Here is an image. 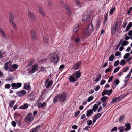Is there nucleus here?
I'll use <instances>...</instances> for the list:
<instances>
[{
    "mask_svg": "<svg viewBox=\"0 0 132 132\" xmlns=\"http://www.w3.org/2000/svg\"><path fill=\"white\" fill-rule=\"evenodd\" d=\"M120 29V25L118 21L115 22L113 24V26L111 29V33L113 34L116 33L117 31H118Z\"/></svg>",
    "mask_w": 132,
    "mask_h": 132,
    "instance_id": "f257e3e1",
    "label": "nucleus"
},
{
    "mask_svg": "<svg viewBox=\"0 0 132 132\" xmlns=\"http://www.w3.org/2000/svg\"><path fill=\"white\" fill-rule=\"evenodd\" d=\"M50 59L51 61L55 63H57L59 60L57 54L55 53H53L52 54V56L50 58Z\"/></svg>",
    "mask_w": 132,
    "mask_h": 132,
    "instance_id": "f03ea898",
    "label": "nucleus"
},
{
    "mask_svg": "<svg viewBox=\"0 0 132 132\" xmlns=\"http://www.w3.org/2000/svg\"><path fill=\"white\" fill-rule=\"evenodd\" d=\"M59 98L61 102H64L66 99L67 95L66 94L63 92L61 94H58Z\"/></svg>",
    "mask_w": 132,
    "mask_h": 132,
    "instance_id": "7ed1b4c3",
    "label": "nucleus"
},
{
    "mask_svg": "<svg viewBox=\"0 0 132 132\" xmlns=\"http://www.w3.org/2000/svg\"><path fill=\"white\" fill-rule=\"evenodd\" d=\"M25 119L26 122H30L33 120L34 117L31 114L29 113L26 115Z\"/></svg>",
    "mask_w": 132,
    "mask_h": 132,
    "instance_id": "20e7f679",
    "label": "nucleus"
},
{
    "mask_svg": "<svg viewBox=\"0 0 132 132\" xmlns=\"http://www.w3.org/2000/svg\"><path fill=\"white\" fill-rule=\"evenodd\" d=\"M22 86V83L21 82H18L16 84L13 83L11 84V86L14 89H18L20 87Z\"/></svg>",
    "mask_w": 132,
    "mask_h": 132,
    "instance_id": "39448f33",
    "label": "nucleus"
},
{
    "mask_svg": "<svg viewBox=\"0 0 132 132\" xmlns=\"http://www.w3.org/2000/svg\"><path fill=\"white\" fill-rule=\"evenodd\" d=\"M81 63L80 61L76 63L74 65L73 68L74 70H77L80 68Z\"/></svg>",
    "mask_w": 132,
    "mask_h": 132,
    "instance_id": "423d86ee",
    "label": "nucleus"
},
{
    "mask_svg": "<svg viewBox=\"0 0 132 132\" xmlns=\"http://www.w3.org/2000/svg\"><path fill=\"white\" fill-rule=\"evenodd\" d=\"M49 79H47L45 82V85L47 88L51 87L53 84V82L52 81H49Z\"/></svg>",
    "mask_w": 132,
    "mask_h": 132,
    "instance_id": "0eeeda50",
    "label": "nucleus"
},
{
    "mask_svg": "<svg viewBox=\"0 0 132 132\" xmlns=\"http://www.w3.org/2000/svg\"><path fill=\"white\" fill-rule=\"evenodd\" d=\"M11 64V61H9L8 62L6 63L4 66V68L6 71H7L9 69V67Z\"/></svg>",
    "mask_w": 132,
    "mask_h": 132,
    "instance_id": "6e6552de",
    "label": "nucleus"
},
{
    "mask_svg": "<svg viewBox=\"0 0 132 132\" xmlns=\"http://www.w3.org/2000/svg\"><path fill=\"white\" fill-rule=\"evenodd\" d=\"M18 65L17 64H14L11 66L9 71L10 72L14 71L18 68Z\"/></svg>",
    "mask_w": 132,
    "mask_h": 132,
    "instance_id": "1a4fd4ad",
    "label": "nucleus"
},
{
    "mask_svg": "<svg viewBox=\"0 0 132 132\" xmlns=\"http://www.w3.org/2000/svg\"><path fill=\"white\" fill-rule=\"evenodd\" d=\"M26 93V92L24 90L19 91L17 92V95L20 97H22L25 95Z\"/></svg>",
    "mask_w": 132,
    "mask_h": 132,
    "instance_id": "9d476101",
    "label": "nucleus"
},
{
    "mask_svg": "<svg viewBox=\"0 0 132 132\" xmlns=\"http://www.w3.org/2000/svg\"><path fill=\"white\" fill-rule=\"evenodd\" d=\"M101 78V75L100 73L94 77V81L96 82H98L100 80Z\"/></svg>",
    "mask_w": 132,
    "mask_h": 132,
    "instance_id": "9b49d317",
    "label": "nucleus"
},
{
    "mask_svg": "<svg viewBox=\"0 0 132 132\" xmlns=\"http://www.w3.org/2000/svg\"><path fill=\"white\" fill-rule=\"evenodd\" d=\"M38 65L37 64L33 65L31 68V72L32 73L35 72L37 70Z\"/></svg>",
    "mask_w": 132,
    "mask_h": 132,
    "instance_id": "f8f14e48",
    "label": "nucleus"
},
{
    "mask_svg": "<svg viewBox=\"0 0 132 132\" xmlns=\"http://www.w3.org/2000/svg\"><path fill=\"white\" fill-rule=\"evenodd\" d=\"M24 89L27 90H30L31 89V87L30 86V84L27 83L24 84Z\"/></svg>",
    "mask_w": 132,
    "mask_h": 132,
    "instance_id": "ddd939ff",
    "label": "nucleus"
},
{
    "mask_svg": "<svg viewBox=\"0 0 132 132\" xmlns=\"http://www.w3.org/2000/svg\"><path fill=\"white\" fill-rule=\"evenodd\" d=\"M32 38V39L34 40H36L37 39V37L36 33L34 30H32L31 31Z\"/></svg>",
    "mask_w": 132,
    "mask_h": 132,
    "instance_id": "4468645a",
    "label": "nucleus"
},
{
    "mask_svg": "<svg viewBox=\"0 0 132 132\" xmlns=\"http://www.w3.org/2000/svg\"><path fill=\"white\" fill-rule=\"evenodd\" d=\"M93 111L92 109H90L88 110L87 111V113L86 114V116L88 117L91 116L93 114Z\"/></svg>",
    "mask_w": 132,
    "mask_h": 132,
    "instance_id": "2eb2a0df",
    "label": "nucleus"
},
{
    "mask_svg": "<svg viewBox=\"0 0 132 132\" xmlns=\"http://www.w3.org/2000/svg\"><path fill=\"white\" fill-rule=\"evenodd\" d=\"M89 31L92 33L93 31L94 28L92 24H90L87 29Z\"/></svg>",
    "mask_w": 132,
    "mask_h": 132,
    "instance_id": "dca6fc26",
    "label": "nucleus"
},
{
    "mask_svg": "<svg viewBox=\"0 0 132 132\" xmlns=\"http://www.w3.org/2000/svg\"><path fill=\"white\" fill-rule=\"evenodd\" d=\"M14 16L13 13H11L10 14L9 22L10 23L13 22Z\"/></svg>",
    "mask_w": 132,
    "mask_h": 132,
    "instance_id": "f3484780",
    "label": "nucleus"
},
{
    "mask_svg": "<svg viewBox=\"0 0 132 132\" xmlns=\"http://www.w3.org/2000/svg\"><path fill=\"white\" fill-rule=\"evenodd\" d=\"M90 16V14H89L84 15L83 18V20L84 21L88 20L89 19Z\"/></svg>",
    "mask_w": 132,
    "mask_h": 132,
    "instance_id": "a211bd4d",
    "label": "nucleus"
},
{
    "mask_svg": "<svg viewBox=\"0 0 132 132\" xmlns=\"http://www.w3.org/2000/svg\"><path fill=\"white\" fill-rule=\"evenodd\" d=\"M75 76L77 78H79L81 75V73L79 71H76L75 73ZM74 74H73V75Z\"/></svg>",
    "mask_w": 132,
    "mask_h": 132,
    "instance_id": "6ab92c4d",
    "label": "nucleus"
},
{
    "mask_svg": "<svg viewBox=\"0 0 132 132\" xmlns=\"http://www.w3.org/2000/svg\"><path fill=\"white\" fill-rule=\"evenodd\" d=\"M66 9L68 14L70 15H71L72 13L71 11L70 7L68 6H67L66 7Z\"/></svg>",
    "mask_w": 132,
    "mask_h": 132,
    "instance_id": "aec40b11",
    "label": "nucleus"
},
{
    "mask_svg": "<svg viewBox=\"0 0 132 132\" xmlns=\"http://www.w3.org/2000/svg\"><path fill=\"white\" fill-rule=\"evenodd\" d=\"M120 100V98L119 97H114L112 99L111 101L113 103H114L119 101Z\"/></svg>",
    "mask_w": 132,
    "mask_h": 132,
    "instance_id": "412c9836",
    "label": "nucleus"
},
{
    "mask_svg": "<svg viewBox=\"0 0 132 132\" xmlns=\"http://www.w3.org/2000/svg\"><path fill=\"white\" fill-rule=\"evenodd\" d=\"M28 97L29 100H33L34 99V95L32 93L29 94Z\"/></svg>",
    "mask_w": 132,
    "mask_h": 132,
    "instance_id": "4be33fe9",
    "label": "nucleus"
},
{
    "mask_svg": "<svg viewBox=\"0 0 132 132\" xmlns=\"http://www.w3.org/2000/svg\"><path fill=\"white\" fill-rule=\"evenodd\" d=\"M28 15L32 20H34L35 19V16L30 11H29L28 12Z\"/></svg>",
    "mask_w": 132,
    "mask_h": 132,
    "instance_id": "5701e85b",
    "label": "nucleus"
},
{
    "mask_svg": "<svg viewBox=\"0 0 132 132\" xmlns=\"http://www.w3.org/2000/svg\"><path fill=\"white\" fill-rule=\"evenodd\" d=\"M125 126L126 127V128L125 129V130L126 131H127L131 128L130 125L129 123H127L126 124Z\"/></svg>",
    "mask_w": 132,
    "mask_h": 132,
    "instance_id": "b1692460",
    "label": "nucleus"
},
{
    "mask_svg": "<svg viewBox=\"0 0 132 132\" xmlns=\"http://www.w3.org/2000/svg\"><path fill=\"white\" fill-rule=\"evenodd\" d=\"M0 32L1 35L2 37L5 38H7V36L6 34L5 33L4 31H3L2 28H0Z\"/></svg>",
    "mask_w": 132,
    "mask_h": 132,
    "instance_id": "393cba45",
    "label": "nucleus"
},
{
    "mask_svg": "<svg viewBox=\"0 0 132 132\" xmlns=\"http://www.w3.org/2000/svg\"><path fill=\"white\" fill-rule=\"evenodd\" d=\"M46 105V103L45 102H43L42 103H38V108H42L45 106Z\"/></svg>",
    "mask_w": 132,
    "mask_h": 132,
    "instance_id": "a878e982",
    "label": "nucleus"
},
{
    "mask_svg": "<svg viewBox=\"0 0 132 132\" xmlns=\"http://www.w3.org/2000/svg\"><path fill=\"white\" fill-rule=\"evenodd\" d=\"M132 26V22H130L128 24L126 29V31H128Z\"/></svg>",
    "mask_w": 132,
    "mask_h": 132,
    "instance_id": "bb28decb",
    "label": "nucleus"
},
{
    "mask_svg": "<svg viewBox=\"0 0 132 132\" xmlns=\"http://www.w3.org/2000/svg\"><path fill=\"white\" fill-rule=\"evenodd\" d=\"M69 80L71 82H74L77 81L75 78L72 76H71L69 77Z\"/></svg>",
    "mask_w": 132,
    "mask_h": 132,
    "instance_id": "cd10ccee",
    "label": "nucleus"
},
{
    "mask_svg": "<svg viewBox=\"0 0 132 132\" xmlns=\"http://www.w3.org/2000/svg\"><path fill=\"white\" fill-rule=\"evenodd\" d=\"M91 33L89 32L87 29H85L84 32V35L87 36L89 35Z\"/></svg>",
    "mask_w": 132,
    "mask_h": 132,
    "instance_id": "c85d7f7f",
    "label": "nucleus"
},
{
    "mask_svg": "<svg viewBox=\"0 0 132 132\" xmlns=\"http://www.w3.org/2000/svg\"><path fill=\"white\" fill-rule=\"evenodd\" d=\"M28 106L27 104H25L24 105L20 106V109H25L28 108Z\"/></svg>",
    "mask_w": 132,
    "mask_h": 132,
    "instance_id": "c756f323",
    "label": "nucleus"
},
{
    "mask_svg": "<svg viewBox=\"0 0 132 132\" xmlns=\"http://www.w3.org/2000/svg\"><path fill=\"white\" fill-rule=\"evenodd\" d=\"M98 106L97 105V104H95L93 106V108L92 109L93 111H94V112H95L97 109L98 108Z\"/></svg>",
    "mask_w": 132,
    "mask_h": 132,
    "instance_id": "7c9ffc66",
    "label": "nucleus"
},
{
    "mask_svg": "<svg viewBox=\"0 0 132 132\" xmlns=\"http://www.w3.org/2000/svg\"><path fill=\"white\" fill-rule=\"evenodd\" d=\"M130 76L128 74L126 77H125V79L124 80V82L125 83H127L128 81Z\"/></svg>",
    "mask_w": 132,
    "mask_h": 132,
    "instance_id": "2f4dec72",
    "label": "nucleus"
},
{
    "mask_svg": "<svg viewBox=\"0 0 132 132\" xmlns=\"http://www.w3.org/2000/svg\"><path fill=\"white\" fill-rule=\"evenodd\" d=\"M59 98V96L58 95H57L53 99V102L54 103H56L58 99Z\"/></svg>",
    "mask_w": 132,
    "mask_h": 132,
    "instance_id": "473e14b6",
    "label": "nucleus"
},
{
    "mask_svg": "<svg viewBox=\"0 0 132 132\" xmlns=\"http://www.w3.org/2000/svg\"><path fill=\"white\" fill-rule=\"evenodd\" d=\"M108 98V97L103 96L101 98L100 100L103 102H106L105 101Z\"/></svg>",
    "mask_w": 132,
    "mask_h": 132,
    "instance_id": "72a5a7b5",
    "label": "nucleus"
},
{
    "mask_svg": "<svg viewBox=\"0 0 132 132\" xmlns=\"http://www.w3.org/2000/svg\"><path fill=\"white\" fill-rule=\"evenodd\" d=\"M114 59V54L110 55L109 58V61H112Z\"/></svg>",
    "mask_w": 132,
    "mask_h": 132,
    "instance_id": "f704fd0d",
    "label": "nucleus"
},
{
    "mask_svg": "<svg viewBox=\"0 0 132 132\" xmlns=\"http://www.w3.org/2000/svg\"><path fill=\"white\" fill-rule=\"evenodd\" d=\"M14 102L15 101L14 100H11L10 102L9 106L10 108H12L13 106Z\"/></svg>",
    "mask_w": 132,
    "mask_h": 132,
    "instance_id": "c9c22d12",
    "label": "nucleus"
},
{
    "mask_svg": "<svg viewBox=\"0 0 132 132\" xmlns=\"http://www.w3.org/2000/svg\"><path fill=\"white\" fill-rule=\"evenodd\" d=\"M13 26V29L16 30L17 29V27L16 24L13 22L10 23Z\"/></svg>",
    "mask_w": 132,
    "mask_h": 132,
    "instance_id": "e433bc0d",
    "label": "nucleus"
},
{
    "mask_svg": "<svg viewBox=\"0 0 132 132\" xmlns=\"http://www.w3.org/2000/svg\"><path fill=\"white\" fill-rule=\"evenodd\" d=\"M116 10V7H114L112 8L110 10L109 13L110 15H112L113 14L114 12Z\"/></svg>",
    "mask_w": 132,
    "mask_h": 132,
    "instance_id": "4c0bfd02",
    "label": "nucleus"
},
{
    "mask_svg": "<svg viewBox=\"0 0 132 132\" xmlns=\"http://www.w3.org/2000/svg\"><path fill=\"white\" fill-rule=\"evenodd\" d=\"M122 43L121 44V45L122 46H125L127 45L129 43L128 41L124 40L122 41Z\"/></svg>",
    "mask_w": 132,
    "mask_h": 132,
    "instance_id": "58836bf2",
    "label": "nucleus"
},
{
    "mask_svg": "<svg viewBox=\"0 0 132 132\" xmlns=\"http://www.w3.org/2000/svg\"><path fill=\"white\" fill-rule=\"evenodd\" d=\"M126 63V62L125 60H122L120 61V65L122 66H123Z\"/></svg>",
    "mask_w": 132,
    "mask_h": 132,
    "instance_id": "ea45409f",
    "label": "nucleus"
},
{
    "mask_svg": "<svg viewBox=\"0 0 132 132\" xmlns=\"http://www.w3.org/2000/svg\"><path fill=\"white\" fill-rule=\"evenodd\" d=\"M124 126H121L118 128V129L119 130V132H123L124 129Z\"/></svg>",
    "mask_w": 132,
    "mask_h": 132,
    "instance_id": "a19ab883",
    "label": "nucleus"
},
{
    "mask_svg": "<svg viewBox=\"0 0 132 132\" xmlns=\"http://www.w3.org/2000/svg\"><path fill=\"white\" fill-rule=\"evenodd\" d=\"M122 39H121L119 43H118V44L116 46V47L115 48L116 50H117L118 49V48L120 46L121 44L122 43Z\"/></svg>",
    "mask_w": 132,
    "mask_h": 132,
    "instance_id": "79ce46f5",
    "label": "nucleus"
},
{
    "mask_svg": "<svg viewBox=\"0 0 132 132\" xmlns=\"http://www.w3.org/2000/svg\"><path fill=\"white\" fill-rule=\"evenodd\" d=\"M42 127V125H39L37 126L36 127V128H34L36 129V131H38L40 130L41 127Z\"/></svg>",
    "mask_w": 132,
    "mask_h": 132,
    "instance_id": "37998d69",
    "label": "nucleus"
},
{
    "mask_svg": "<svg viewBox=\"0 0 132 132\" xmlns=\"http://www.w3.org/2000/svg\"><path fill=\"white\" fill-rule=\"evenodd\" d=\"M130 54L129 53L126 54L124 56L123 58L124 59H126L129 57Z\"/></svg>",
    "mask_w": 132,
    "mask_h": 132,
    "instance_id": "c03bdc74",
    "label": "nucleus"
},
{
    "mask_svg": "<svg viewBox=\"0 0 132 132\" xmlns=\"http://www.w3.org/2000/svg\"><path fill=\"white\" fill-rule=\"evenodd\" d=\"M79 28L78 25H77L75 26V27L73 30V31L74 32H76L78 29Z\"/></svg>",
    "mask_w": 132,
    "mask_h": 132,
    "instance_id": "a18cd8bd",
    "label": "nucleus"
},
{
    "mask_svg": "<svg viewBox=\"0 0 132 132\" xmlns=\"http://www.w3.org/2000/svg\"><path fill=\"white\" fill-rule=\"evenodd\" d=\"M124 118V116L123 115L121 116L119 118V121L121 122L123 120Z\"/></svg>",
    "mask_w": 132,
    "mask_h": 132,
    "instance_id": "49530a36",
    "label": "nucleus"
},
{
    "mask_svg": "<svg viewBox=\"0 0 132 132\" xmlns=\"http://www.w3.org/2000/svg\"><path fill=\"white\" fill-rule=\"evenodd\" d=\"M76 2L78 6H80L81 5V4L79 0H76Z\"/></svg>",
    "mask_w": 132,
    "mask_h": 132,
    "instance_id": "de8ad7c7",
    "label": "nucleus"
},
{
    "mask_svg": "<svg viewBox=\"0 0 132 132\" xmlns=\"http://www.w3.org/2000/svg\"><path fill=\"white\" fill-rule=\"evenodd\" d=\"M101 116V114L100 113H99L97 114L95 116H94V117H95L97 119L99 118Z\"/></svg>",
    "mask_w": 132,
    "mask_h": 132,
    "instance_id": "09e8293b",
    "label": "nucleus"
},
{
    "mask_svg": "<svg viewBox=\"0 0 132 132\" xmlns=\"http://www.w3.org/2000/svg\"><path fill=\"white\" fill-rule=\"evenodd\" d=\"M107 90H104L102 92V95L103 96H104L106 94H107Z\"/></svg>",
    "mask_w": 132,
    "mask_h": 132,
    "instance_id": "8fccbe9b",
    "label": "nucleus"
},
{
    "mask_svg": "<svg viewBox=\"0 0 132 132\" xmlns=\"http://www.w3.org/2000/svg\"><path fill=\"white\" fill-rule=\"evenodd\" d=\"M94 98V97L90 96L89 97L87 100V101L88 102H90Z\"/></svg>",
    "mask_w": 132,
    "mask_h": 132,
    "instance_id": "3c124183",
    "label": "nucleus"
},
{
    "mask_svg": "<svg viewBox=\"0 0 132 132\" xmlns=\"http://www.w3.org/2000/svg\"><path fill=\"white\" fill-rule=\"evenodd\" d=\"M112 89H111L110 90H109V91H108L107 90V95H108L109 96L111 95V94L112 92Z\"/></svg>",
    "mask_w": 132,
    "mask_h": 132,
    "instance_id": "603ef678",
    "label": "nucleus"
},
{
    "mask_svg": "<svg viewBox=\"0 0 132 132\" xmlns=\"http://www.w3.org/2000/svg\"><path fill=\"white\" fill-rule=\"evenodd\" d=\"M119 64V60L116 61L114 63V66L115 67L118 66Z\"/></svg>",
    "mask_w": 132,
    "mask_h": 132,
    "instance_id": "864d4df0",
    "label": "nucleus"
},
{
    "mask_svg": "<svg viewBox=\"0 0 132 132\" xmlns=\"http://www.w3.org/2000/svg\"><path fill=\"white\" fill-rule=\"evenodd\" d=\"M115 55L116 56H119L120 57V56L121 55V53L119 51H117L115 54Z\"/></svg>",
    "mask_w": 132,
    "mask_h": 132,
    "instance_id": "5fc2aeb1",
    "label": "nucleus"
},
{
    "mask_svg": "<svg viewBox=\"0 0 132 132\" xmlns=\"http://www.w3.org/2000/svg\"><path fill=\"white\" fill-rule=\"evenodd\" d=\"M39 12L43 16H45V14L44 13L43 11L42 10L40 9L39 10Z\"/></svg>",
    "mask_w": 132,
    "mask_h": 132,
    "instance_id": "6e6d98bb",
    "label": "nucleus"
},
{
    "mask_svg": "<svg viewBox=\"0 0 132 132\" xmlns=\"http://www.w3.org/2000/svg\"><path fill=\"white\" fill-rule=\"evenodd\" d=\"M11 87V85L9 84H7L5 85V88L9 89Z\"/></svg>",
    "mask_w": 132,
    "mask_h": 132,
    "instance_id": "4d7b16f0",
    "label": "nucleus"
},
{
    "mask_svg": "<svg viewBox=\"0 0 132 132\" xmlns=\"http://www.w3.org/2000/svg\"><path fill=\"white\" fill-rule=\"evenodd\" d=\"M87 123L88 125H90L92 123V121L91 120H89L87 121Z\"/></svg>",
    "mask_w": 132,
    "mask_h": 132,
    "instance_id": "13d9d810",
    "label": "nucleus"
},
{
    "mask_svg": "<svg viewBox=\"0 0 132 132\" xmlns=\"http://www.w3.org/2000/svg\"><path fill=\"white\" fill-rule=\"evenodd\" d=\"M100 23H101L99 21H98L97 23V24L96 25V27L97 29H98L99 28L100 26Z\"/></svg>",
    "mask_w": 132,
    "mask_h": 132,
    "instance_id": "bf43d9fd",
    "label": "nucleus"
},
{
    "mask_svg": "<svg viewBox=\"0 0 132 132\" xmlns=\"http://www.w3.org/2000/svg\"><path fill=\"white\" fill-rule=\"evenodd\" d=\"M80 111H77L76 112L75 114V117H77L80 113Z\"/></svg>",
    "mask_w": 132,
    "mask_h": 132,
    "instance_id": "052dcab7",
    "label": "nucleus"
},
{
    "mask_svg": "<svg viewBox=\"0 0 132 132\" xmlns=\"http://www.w3.org/2000/svg\"><path fill=\"white\" fill-rule=\"evenodd\" d=\"M120 69V68L119 67H117L114 70L113 72L114 73H116Z\"/></svg>",
    "mask_w": 132,
    "mask_h": 132,
    "instance_id": "680f3d73",
    "label": "nucleus"
},
{
    "mask_svg": "<svg viewBox=\"0 0 132 132\" xmlns=\"http://www.w3.org/2000/svg\"><path fill=\"white\" fill-rule=\"evenodd\" d=\"M132 10V7H131L129 8V10L128 11L127 13L128 15H129L130 14V13Z\"/></svg>",
    "mask_w": 132,
    "mask_h": 132,
    "instance_id": "e2e57ef3",
    "label": "nucleus"
},
{
    "mask_svg": "<svg viewBox=\"0 0 132 132\" xmlns=\"http://www.w3.org/2000/svg\"><path fill=\"white\" fill-rule=\"evenodd\" d=\"M100 88V87L99 85H97L96 87L95 88L94 90L96 91H97Z\"/></svg>",
    "mask_w": 132,
    "mask_h": 132,
    "instance_id": "0e129e2a",
    "label": "nucleus"
},
{
    "mask_svg": "<svg viewBox=\"0 0 132 132\" xmlns=\"http://www.w3.org/2000/svg\"><path fill=\"white\" fill-rule=\"evenodd\" d=\"M12 124L14 127H15L16 126V122L14 121H12L11 122Z\"/></svg>",
    "mask_w": 132,
    "mask_h": 132,
    "instance_id": "69168bd1",
    "label": "nucleus"
},
{
    "mask_svg": "<svg viewBox=\"0 0 132 132\" xmlns=\"http://www.w3.org/2000/svg\"><path fill=\"white\" fill-rule=\"evenodd\" d=\"M106 82V81L104 80H102L100 82V85H102L104 84Z\"/></svg>",
    "mask_w": 132,
    "mask_h": 132,
    "instance_id": "338daca9",
    "label": "nucleus"
},
{
    "mask_svg": "<svg viewBox=\"0 0 132 132\" xmlns=\"http://www.w3.org/2000/svg\"><path fill=\"white\" fill-rule=\"evenodd\" d=\"M36 129L34 128L30 130V132H36Z\"/></svg>",
    "mask_w": 132,
    "mask_h": 132,
    "instance_id": "774afa93",
    "label": "nucleus"
}]
</instances>
